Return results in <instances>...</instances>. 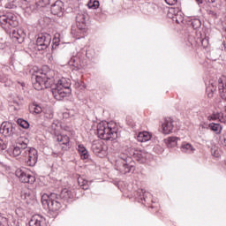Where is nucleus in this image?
<instances>
[{"mask_svg":"<svg viewBox=\"0 0 226 226\" xmlns=\"http://www.w3.org/2000/svg\"><path fill=\"white\" fill-rule=\"evenodd\" d=\"M32 82L34 89L41 91L52 87V94L56 100L61 101L72 94V80L68 78L61 77L49 65L42 66L41 70L32 76Z\"/></svg>","mask_w":226,"mask_h":226,"instance_id":"obj_1","label":"nucleus"},{"mask_svg":"<svg viewBox=\"0 0 226 226\" xmlns=\"http://www.w3.org/2000/svg\"><path fill=\"white\" fill-rule=\"evenodd\" d=\"M17 144L21 146L23 148V156L26 165H28V167H34L38 162V150L35 148L27 147L29 139L24 136H19L17 139Z\"/></svg>","mask_w":226,"mask_h":226,"instance_id":"obj_2","label":"nucleus"},{"mask_svg":"<svg viewBox=\"0 0 226 226\" xmlns=\"http://www.w3.org/2000/svg\"><path fill=\"white\" fill-rule=\"evenodd\" d=\"M97 135L102 140H116L117 139V127L112 122H101L97 124Z\"/></svg>","mask_w":226,"mask_h":226,"instance_id":"obj_3","label":"nucleus"},{"mask_svg":"<svg viewBox=\"0 0 226 226\" xmlns=\"http://www.w3.org/2000/svg\"><path fill=\"white\" fill-rule=\"evenodd\" d=\"M41 204L49 211L56 212L61 209V203L57 201V194L56 193H51L49 196L46 193L42 194Z\"/></svg>","mask_w":226,"mask_h":226,"instance_id":"obj_4","label":"nucleus"},{"mask_svg":"<svg viewBox=\"0 0 226 226\" xmlns=\"http://www.w3.org/2000/svg\"><path fill=\"white\" fill-rule=\"evenodd\" d=\"M0 23L8 24L11 27H17L19 26L17 16L11 12L0 16Z\"/></svg>","mask_w":226,"mask_h":226,"instance_id":"obj_5","label":"nucleus"},{"mask_svg":"<svg viewBox=\"0 0 226 226\" xmlns=\"http://www.w3.org/2000/svg\"><path fill=\"white\" fill-rule=\"evenodd\" d=\"M0 133L4 135V137H11L13 140L17 139V134L13 133V126L11 124L4 122L0 126Z\"/></svg>","mask_w":226,"mask_h":226,"instance_id":"obj_6","label":"nucleus"},{"mask_svg":"<svg viewBox=\"0 0 226 226\" xmlns=\"http://www.w3.org/2000/svg\"><path fill=\"white\" fill-rule=\"evenodd\" d=\"M16 176L17 177H19V181H21V183H29L30 185H33V183H34V181H36V178L34 176H31L27 173H26V171L18 169L16 170Z\"/></svg>","mask_w":226,"mask_h":226,"instance_id":"obj_7","label":"nucleus"},{"mask_svg":"<svg viewBox=\"0 0 226 226\" xmlns=\"http://www.w3.org/2000/svg\"><path fill=\"white\" fill-rule=\"evenodd\" d=\"M50 11L53 15H56L57 17H63L64 13V3L61 0H57L51 5Z\"/></svg>","mask_w":226,"mask_h":226,"instance_id":"obj_8","label":"nucleus"},{"mask_svg":"<svg viewBox=\"0 0 226 226\" xmlns=\"http://www.w3.org/2000/svg\"><path fill=\"white\" fill-rule=\"evenodd\" d=\"M168 17L176 20L177 24L183 22V12L177 8H170L168 11Z\"/></svg>","mask_w":226,"mask_h":226,"instance_id":"obj_9","label":"nucleus"},{"mask_svg":"<svg viewBox=\"0 0 226 226\" xmlns=\"http://www.w3.org/2000/svg\"><path fill=\"white\" fill-rule=\"evenodd\" d=\"M18 139H19V137L16 139H14V140H16L17 146L11 147L7 150L9 156H11L12 158H17V156H20V154L23 155V153H24V148L22 147V146H20L17 143Z\"/></svg>","mask_w":226,"mask_h":226,"instance_id":"obj_10","label":"nucleus"},{"mask_svg":"<svg viewBox=\"0 0 226 226\" xmlns=\"http://www.w3.org/2000/svg\"><path fill=\"white\" fill-rule=\"evenodd\" d=\"M29 226H47V222L43 215H34L29 221Z\"/></svg>","mask_w":226,"mask_h":226,"instance_id":"obj_11","label":"nucleus"},{"mask_svg":"<svg viewBox=\"0 0 226 226\" xmlns=\"http://www.w3.org/2000/svg\"><path fill=\"white\" fill-rule=\"evenodd\" d=\"M128 160H130V158L126 159V160H122L118 161L117 165L119 167V170H121V172H124V174H128V172H132L134 170L133 165L132 164H128Z\"/></svg>","mask_w":226,"mask_h":226,"instance_id":"obj_12","label":"nucleus"},{"mask_svg":"<svg viewBox=\"0 0 226 226\" xmlns=\"http://www.w3.org/2000/svg\"><path fill=\"white\" fill-rule=\"evenodd\" d=\"M162 133H164V135H169L170 133H172L174 130V120H172L171 118L165 119L162 124Z\"/></svg>","mask_w":226,"mask_h":226,"instance_id":"obj_13","label":"nucleus"},{"mask_svg":"<svg viewBox=\"0 0 226 226\" xmlns=\"http://www.w3.org/2000/svg\"><path fill=\"white\" fill-rule=\"evenodd\" d=\"M51 40L52 37L50 36V34H48L47 35H41L38 37L36 40V43L40 47H49L50 45Z\"/></svg>","mask_w":226,"mask_h":226,"instance_id":"obj_14","label":"nucleus"},{"mask_svg":"<svg viewBox=\"0 0 226 226\" xmlns=\"http://www.w3.org/2000/svg\"><path fill=\"white\" fill-rule=\"evenodd\" d=\"M180 149L182 153H185L186 154H193L195 153V147L188 142H183Z\"/></svg>","mask_w":226,"mask_h":226,"instance_id":"obj_15","label":"nucleus"},{"mask_svg":"<svg viewBox=\"0 0 226 226\" xmlns=\"http://www.w3.org/2000/svg\"><path fill=\"white\" fill-rule=\"evenodd\" d=\"M61 131V124L59 122L56 121L51 124V125L49 127V132L51 133V135H56L59 134V132Z\"/></svg>","mask_w":226,"mask_h":226,"instance_id":"obj_16","label":"nucleus"},{"mask_svg":"<svg viewBox=\"0 0 226 226\" xmlns=\"http://www.w3.org/2000/svg\"><path fill=\"white\" fill-rule=\"evenodd\" d=\"M12 38H15L19 43L24 41V38H26V33L23 30H13L11 34Z\"/></svg>","mask_w":226,"mask_h":226,"instance_id":"obj_17","label":"nucleus"},{"mask_svg":"<svg viewBox=\"0 0 226 226\" xmlns=\"http://www.w3.org/2000/svg\"><path fill=\"white\" fill-rule=\"evenodd\" d=\"M152 138L153 135H151V133H149L148 132H139L137 136V139L139 140V142H148V140Z\"/></svg>","mask_w":226,"mask_h":226,"instance_id":"obj_18","label":"nucleus"},{"mask_svg":"<svg viewBox=\"0 0 226 226\" xmlns=\"http://www.w3.org/2000/svg\"><path fill=\"white\" fill-rule=\"evenodd\" d=\"M78 152L81 156V160H87L89 158V152H87V149L84 145H78Z\"/></svg>","mask_w":226,"mask_h":226,"instance_id":"obj_19","label":"nucleus"},{"mask_svg":"<svg viewBox=\"0 0 226 226\" xmlns=\"http://www.w3.org/2000/svg\"><path fill=\"white\" fill-rule=\"evenodd\" d=\"M76 20L78 22V29L80 31V33H84L82 29L86 27V19L84 18V15L79 14L76 17Z\"/></svg>","mask_w":226,"mask_h":226,"instance_id":"obj_20","label":"nucleus"},{"mask_svg":"<svg viewBox=\"0 0 226 226\" xmlns=\"http://www.w3.org/2000/svg\"><path fill=\"white\" fill-rule=\"evenodd\" d=\"M92 150L94 154L98 155L101 153H103V147L102 146V143H100V141H95L92 145Z\"/></svg>","mask_w":226,"mask_h":226,"instance_id":"obj_21","label":"nucleus"},{"mask_svg":"<svg viewBox=\"0 0 226 226\" xmlns=\"http://www.w3.org/2000/svg\"><path fill=\"white\" fill-rule=\"evenodd\" d=\"M60 197L65 200H68L70 199H73V192L71 190L64 188L62 190Z\"/></svg>","mask_w":226,"mask_h":226,"instance_id":"obj_22","label":"nucleus"},{"mask_svg":"<svg viewBox=\"0 0 226 226\" xmlns=\"http://www.w3.org/2000/svg\"><path fill=\"white\" fill-rule=\"evenodd\" d=\"M208 128L212 132H215V133H216V135H220V133H222V125H220V124L211 123L208 124Z\"/></svg>","mask_w":226,"mask_h":226,"instance_id":"obj_23","label":"nucleus"},{"mask_svg":"<svg viewBox=\"0 0 226 226\" xmlns=\"http://www.w3.org/2000/svg\"><path fill=\"white\" fill-rule=\"evenodd\" d=\"M29 111L32 114H41V112H43V109H41V106L36 103H33L29 106Z\"/></svg>","mask_w":226,"mask_h":226,"instance_id":"obj_24","label":"nucleus"},{"mask_svg":"<svg viewBox=\"0 0 226 226\" xmlns=\"http://www.w3.org/2000/svg\"><path fill=\"white\" fill-rule=\"evenodd\" d=\"M177 140H179L177 137H170L165 139V142L168 147H176V146H177Z\"/></svg>","mask_w":226,"mask_h":226,"instance_id":"obj_25","label":"nucleus"},{"mask_svg":"<svg viewBox=\"0 0 226 226\" xmlns=\"http://www.w3.org/2000/svg\"><path fill=\"white\" fill-rule=\"evenodd\" d=\"M78 183H79V185L80 186V188H82V190L89 189V184H88L87 180H86L84 177H78Z\"/></svg>","mask_w":226,"mask_h":226,"instance_id":"obj_26","label":"nucleus"},{"mask_svg":"<svg viewBox=\"0 0 226 226\" xmlns=\"http://www.w3.org/2000/svg\"><path fill=\"white\" fill-rule=\"evenodd\" d=\"M56 137V140L61 144H64V146L70 143V138L67 135L58 134Z\"/></svg>","mask_w":226,"mask_h":226,"instance_id":"obj_27","label":"nucleus"},{"mask_svg":"<svg viewBox=\"0 0 226 226\" xmlns=\"http://www.w3.org/2000/svg\"><path fill=\"white\" fill-rule=\"evenodd\" d=\"M88 8L96 10L100 6V2L96 0H90L87 4Z\"/></svg>","mask_w":226,"mask_h":226,"instance_id":"obj_28","label":"nucleus"},{"mask_svg":"<svg viewBox=\"0 0 226 226\" xmlns=\"http://www.w3.org/2000/svg\"><path fill=\"white\" fill-rule=\"evenodd\" d=\"M219 93L221 94V98H222V100H226V85L219 86Z\"/></svg>","mask_w":226,"mask_h":226,"instance_id":"obj_29","label":"nucleus"},{"mask_svg":"<svg viewBox=\"0 0 226 226\" xmlns=\"http://www.w3.org/2000/svg\"><path fill=\"white\" fill-rule=\"evenodd\" d=\"M36 4L39 8H45V6H49V4H50V0H40Z\"/></svg>","mask_w":226,"mask_h":226,"instance_id":"obj_30","label":"nucleus"},{"mask_svg":"<svg viewBox=\"0 0 226 226\" xmlns=\"http://www.w3.org/2000/svg\"><path fill=\"white\" fill-rule=\"evenodd\" d=\"M17 123L19 124V126H21V128H29V123L22 118H19Z\"/></svg>","mask_w":226,"mask_h":226,"instance_id":"obj_31","label":"nucleus"},{"mask_svg":"<svg viewBox=\"0 0 226 226\" xmlns=\"http://www.w3.org/2000/svg\"><path fill=\"white\" fill-rule=\"evenodd\" d=\"M216 119H220V113H214L207 117L208 121H216Z\"/></svg>","mask_w":226,"mask_h":226,"instance_id":"obj_32","label":"nucleus"},{"mask_svg":"<svg viewBox=\"0 0 226 226\" xmlns=\"http://www.w3.org/2000/svg\"><path fill=\"white\" fill-rule=\"evenodd\" d=\"M54 118V109L51 107H48V119Z\"/></svg>","mask_w":226,"mask_h":226,"instance_id":"obj_33","label":"nucleus"},{"mask_svg":"<svg viewBox=\"0 0 226 226\" xmlns=\"http://www.w3.org/2000/svg\"><path fill=\"white\" fill-rule=\"evenodd\" d=\"M165 3H167V4H170V6H173L177 3V0H165Z\"/></svg>","mask_w":226,"mask_h":226,"instance_id":"obj_34","label":"nucleus"},{"mask_svg":"<svg viewBox=\"0 0 226 226\" xmlns=\"http://www.w3.org/2000/svg\"><path fill=\"white\" fill-rule=\"evenodd\" d=\"M195 25H196V27H200V21L199 19H195V20L192 22L193 27H195Z\"/></svg>","mask_w":226,"mask_h":226,"instance_id":"obj_35","label":"nucleus"},{"mask_svg":"<svg viewBox=\"0 0 226 226\" xmlns=\"http://www.w3.org/2000/svg\"><path fill=\"white\" fill-rule=\"evenodd\" d=\"M138 156H139V161L140 160H144V158H146V153H144V152H139V154H138Z\"/></svg>","mask_w":226,"mask_h":226,"instance_id":"obj_36","label":"nucleus"},{"mask_svg":"<svg viewBox=\"0 0 226 226\" xmlns=\"http://www.w3.org/2000/svg\"><path fill=\"white\" fill-rule=\"evenodd\" d=\"M6 148V145H4V141L0 139V149H5Z\"/></svg>","mask_w":226,"mask_h":226,"instance_id":"obj_37","label":"nucleus"},{"mask_svg":"<svg viewBox=\"0 0 226 226\" xmlns=\"http://www.w3.org/2000/svg\"><path fill=\"white\" fill-rule=\"evenodd\" d=\"M213 156H215V158H220V151L215 150L213 152Z\"/></svg>","mask_w":226,"mask_h":226,"instance_id":"obj_38","label":"nucleus"},{"mask_svg":"<svg viewBox=\"0 0 226 226\" xmlns=\"http://www.w3.org/2000/svg\"><path fill=\"white\" fill-rule=\"evenodd\" d=\"M208 15H211L212 17H216V12L213 11H208Z\"/></svg>","mask_w":226,"mask_h":226,"instance_id":"obj_39","label":"nucleus"},{"mask_svg":"<svg viewBox=\"0 0 226 226\" xmlns=\"http://www.w3.org/2000/svg\"><path fill=\"white\" fill-rule=\"evenodd\" d=\"M218 84H219V86H225L223 84V79L222 78L218 79Z\"/></svg>","mask_w":226,"mask_h":226,"instance_id":"obj_40","label":"nucleus"},{"mask_svg":"<svg viewBox=\"0 0 226 226\" xmlns=\"http://www.w3.org/2000/svg\"><path fill=\"white\" fill-rule=\"evenodd\" d=\"M53 41H54V43H57V41H59V39H57V37H55V38L53 39Z\"/></svg>","mask_w":226,"mask_h":226,"instance_id":"obj_41","label":"nucleus"},{"mask_svg":"<svg viewBox=\"0 0 226 226\" xmlns=\"http://www.w3.org/2000/svg\"><path fill=\"white\" fill-rule=\"evenodd\" d=\"M208 3H215L216 0H207Z\"/></svg>","mask_w":226,"mask_h":226,"instance_id":"obj_42","label":"nucleus"},{"mask_svg":"<svg viewBox=\"0 0 226 226\" xmlns=\"http://www.w3.org/2000/svg\"><path fill=\"white\" fill-rule=\"evenodd\" d=\"M198 3H199V4H202V0H196Z\"/></svg>","mask_w":226,"mask_h":226,"instance_id":"obj_43","label":"nucleus"},{"mask_svg":"<svg viewBox=\"0 0 226 226\" xmlns=\"http://www.w3.org/2000/svg\"><path fill=\"white\" fill-rule=\"evenodd\" d=\"M223 144H224V146H226V138L223 140Z\"/></svg>","mask_w":226,"mask_h":226,"instance_id":"obj_44","label":"nucleus"},{"mask_svg":"<svg viewBox=\"0 0 226 226\" xmlns=\"http://www.w3.org/2000/svg\"><path fill=\"white\" fill-rule=\"evenodd\" d=\"M80 38H84V35H80Z\"/></svg>","mask_w":226,"mask_h":226,"instance_id":"obj_45","label":"nucleus"}]
</instances>
